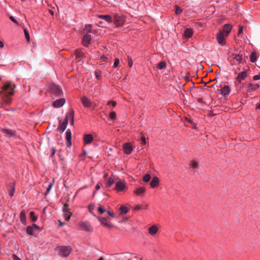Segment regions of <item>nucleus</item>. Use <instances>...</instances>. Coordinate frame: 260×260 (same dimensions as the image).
Here are the masks:
<instances>
[{
    "instance_id": "aec40b11",
    "label": "nucleus",
    "mask_w": 260,
    "mask_h": 260,
    "mask_svg": "<svg viewBox=\"0 0 260 260\" xmlns=\"http://www.w3.org/2000/svg\"><path fill=\"white\" fill-rule=\"evenodd\" d=\"M98 218L101 223V224H103L104 226L107 228H110L111 226L110 224L108 223V221L105 218L102 217H98Z\"/></svg>"
},
{
    "instance_id": "a18cd8bd",
    "label": "nucleus",
    "mask_w": 260,
    "mask_h": 260,
    "mask_svg": "<svg viewBox=\"0 0 260 260\" xmlns=\"http://www.w3.org/2000/svg\"><path fill=\"white\" fill-rule=\"evenodd\" d=\"M52 186H53V184L52 183H50L47 188V189H46V194H48L49 193V192L50 191V190H51V189L52 188Z\"/></svg>"
},
{
    "instance_id": "5701e85b",
    "label": "nucleus",
    "mask_w": 260,
    "mask_h": 260,
    "mask_svg": "<svg viewBox=\"0 0 260 260\" xmlns=\"http://www.w3.org/2000/svg\"><path fill=\"white\" fill-rule=\"evenodd\" d=\"M246 77V72L245 71H243L239 74L237 78V80L240 83L241 80L245 79Z\"/></svg>"
},
{
    "instance_id": "393cba45",
    "label": "nucleus",
    "mask_w": 260,
    "mask_h": 260,
    "mask_svg": "<svg viewBox=\"0 0 260 260\" xmlns=\"http://www.w3.org/2000/svg\"><path fill=\"white\" fill-rule=\"evenodd\" d=\"M69 119H70V123L71 125L74 124V112L72 109H71L69 112Z\"/></svg>"
},
{
    "instance_id": "6e6552de",
    "label": "nucleus",
    "mask_w": 260,
    "mask_h": 260,
    "mask_svg": "<svg viewBox=\"0 0 260 260\" xmlns=\"http://www.w3.org/2000/svg\"><path fill=\"white\" fill-rule=\"evenodd\" d=\"M65 102V99L61 98L55 101L53 103V106L55 108H59L64 104Z\"/></svg>"
},
{
    "instance_id": "09e8293b",
    "label": "nucleus",
    "mask_w": 260,
    "mask_h": 260,
    "mask_svg": "<svg viewBox=\"0 0 260 260\" xmlns=\"http://www.w3.org/2000/svg\"><path fill=\"white\" fill-rule=\"evenodd\" d=\"M119 63V59L115 58V61L114 63V65H113V67H115V68L117 67L118 66Z\"/></svg>"
},
{
    "instance_id": "e433bc0d",
    "label": "nucleus",
    "mask_w": 260,
    "mask_h": 260,
    "mask_svg": "<svg viewBox=\"0 0 260 260\" xmlns=\"http://www.w3.org/2000/svg\"><path fill=\"white\" fill-rule=\"evenodd\" d=\"M114 183V180L112 178H109L108 179L107 182V185L108 187H110L111 185H112Z\"/></svg>"
},
{
    "instance_id": "4be33fe9",
    "label": "nucleus",
    "mask_w": 260,
    "mask_h": 260,
    "mask_svg": "<svg viewBox=\"0 0 260 260\" xmlns=\"http://www.w3.org/2000/svg\"><path fill=\"white\" fill-rule=\"evenodd\" d=\"M192 29L191 28H186L184 31V36L187 38H189L192 36Z\"/></svg>"
},
{
    "instance_id": "0eeeda50",
    "label": "nucleus",
    "mask_w": 260,
    "mask_h": 260,
    "mask_svg": "<svg viewBox=\"0 0 260 260\" xmlns=\"http://www.w3.org/2000/svg\"><path fill=\"white\" fill-rule=\"evenodd\" d=\"M232 28V26L231 25L229 24H225L224 25L222 30H221L220 32H222V34L225 35V36H227L231 31Z\"/></svg>"
},
{
    "instance_id": "a19ab883",
    "label": "nucleus",
    "mask_w": 260,
    "mask_h": 260,
    "mask_svg": "<svg viewBox=\"0 0 260 260\" xmlns=\"http://www.w3.org/2000/svg\"><path fill=\"white\" fill-rule=\"evenodd\" d=\"M110 118L112 120H115L116 118V114L114 111H112L109 114Z\"/></svg>"
},
{
    "instance_id": "a211bd4d",
    "label": "nucleus",
    "mask_w": 260,
    "mask_h": 260,
    "mask_svg": "<svg viewBox=\"0 0 260 260\" xmlns=\"http://www.w3.org/2000/svg\"><path fill=\"white\" fill-rule=\"evenodd\" d=\"M98 17L103 19L108 23H111L113 21L112 17L109 15H99L97 16Z\"/></svg>"
},
{
    "instance_id": "c85d7f7f",
    "label": "nucleus",
    "mask_w": 260,
    "mask_h": 260,
    "mask_svg": "<svg viewBox=\"0 0 260 260\" xmlns=\"http://www.w3.org/2000/svg\"><path fill=\"white\" fill-rule=\"evenodd\" d=\"M66 125L62 124V123L60 122L59 125L57 128V130L59 131L61 133H63L64 130L66 129L67 127Z\"/></svg>"
},
{
    "instance_id": "4d7b16f0",
    "label": "nucleus",
    "mask_w": 260,
    "mask_h": 260,
    "mask_svg": "<svg viewBox=\"0 0 260 260\" xmlns=\"http://www.w3.org/2000/svg\"><path fill=\"white\" fill-rule=\"evenodd\" d=\"M101 58L104 61H107L108 59V57L105 56H102Z\"/></svg>"
},
{
    "instance_id": "ddd939ff",
    "label": "nucleus",
    "mask_w": 260,
    "mask_h": 260,
    "mask_svg": "<svg viewBox=\"0 0 260 260\" xmlns=\"http://www.w3.org/2000/svg\"><path fill=\"white\" fill-rule=\"evenodd\" d=\"M81 101L82 102V104L85 107H89L91 105L90 100L86 97L85 96H83L81 98Z\"/></svg>"
},
{
    "instance_id": "412c9836",
    "label": "nucleus",
    "mask_w": 260,
    "mask_h": 260,
    "mask_svg": "<svg viewBox=\"0 0 260 260\" xmlns=\"http://www.w3.org/2000/svg\"><path fill=\"white\" fill-rule=\"evenodd\" d=\"M148 230L150 235H154L158 232V229L156 225H153L149 228Z\"/></svg>"
},
{
    "instance_id": "0e129e2a",
    "label": "nucleus",
    "mask_w": 260,
    "mask_h": 260,
    "mask_svg": "<svg viewBox=\"0 0 260 260\" xmlns=\"http://www.w3.org/2000/svg\"><path fill=\"white\" fill-rule=\"evenodd\" d=\"M243 28V26L240 27V29L239 30V32H238L239 34H240L242 32Z\"/></svg>"
},
{
    "instance_id": "c756f323",
    "label": "nucleus",
    "mask_w": 260,
    "mask_h": 260,
    "mask_svg": "<svg viewBox=\"0 0 260 260\" xmlns=\"http://www.w3.org/2000/svg\"><path fill=\"white\" fill-rule=\"evenodd\" d=\"M256 58H257L256 53L255 52H253L250 55V61L252 62H254L256 60Z\"/></svg>"
},
{
    "instance_id": "1a4fd4ad",
    "label": "nucleus",
    "mask_w": 260,
    "mask_h": 260,
    "mask_svg": "<svg viewBox=\"0 0 260 260\" xmlns=\"http://www.w3.org/2000/svg\"><path fill=\"white\" fill-rule=\"evenodd\" d=\"M226 37L222 32H219L216 36L217 40L219 44L223 45L225 44L224 37Z\"/></svg>"
},
{
    "instance_id": "338daca9",
    "label": "nucleus",
    "mask_w": 260,
    "mask_h": 260,
    "mask_svg": "<svg viewBox=\"0 0 260 260\" xmlns=\"http://www.w3.org/2000/svg\"><path fill=\"white\" fill-rule=\"evenodd\" d=\"M3 47H4L3 43L1 41H0V47L3 48Z\"/></svg>"
},
{
    "instance_id": "c9c22d12",
    "label": "nucleus",
    "mask_w": 260,
    "mask_h": 260,
    "mask_svg": "<svg viewBox=\"0 0 260 260\" xmlns=\"http://www.w3.org/2000/svg\"><path fill=\"white\" fill-rule=\"evenodd\" d=\"M150 178H151L150 175L148 174H147L144 176L143 180L144 182H147L150 180Z\"/></svg>"
},
{
    "instance_id": "49530a36",
    "label": "nucleus",
    "mask_w": 260,
    "mask_h": 260,
    "mask_svg": "<svg viewBox=\"0 0 260 260\" xmlns=\"http://www.w3.org/2000/svg\"><path fill=\"white\" fill-rule=\"evenodd\" d=\"M128 58V64L129 67H132L133 66V60L131 57L127 56Z\"/></svg>"
},
{
    "instance_id": "f3484780",
    "label": "nucleus",
    "mask_w": 260,
    "mask_h": 260,
    "mask_svg": "<svg viewBox=\"0 0 260 260\" xmlns=\"http://www.w3.org/2000/svg\"><path fill=\"white\" fill-rule=\"evenodd\" d=\"M74 55L76 61H79L83 56V53L80 50H76L74 53Z\"/></svg>"
},
{
    "instance_id": "e2e57ef3",
    "label": "nucleus",
    "mask_w": 260,
    "mask_h": 260,
    "mask_svg": "<svg viewBox=\"0 0 260 260\" xmlns=\"http://www.w3.org/2000/svg\"><path fill=\"white\" fill-rule=\"evenodd\" d=\"M141 209V207L139 205H137L134 208L135 210H139Z\"/></svg>"
},
{
    "instance_id": "423d86ee",
    "label": "nucleus",
    "mask_w": 260,
    "mask_h": 260,
    "mask_svg": "<svg viewBox=\"0 0 260 260\" xmlns=\"http://www.w3.org/2000/svg\"><path fill=\"white\" fill-rule=\"evenodd\" d=\"M123 149L125 153L129 154L132 153L133 148L131 143H126L124 144L123 146Z\"/></svg>"
},
{
    "instance_id": "774afa93",
    "label": "nucleus",
    "mask_w": 260,
    "mask_h": 260,
    "mask_svg": "<svg viewBox=\"0 0 260 260\" xmlns=\"http://www.w3.org/2000/svg\"><path fill=\"white\" fill-rule=\"evenodd\" d=\"M68 207H69V205H68V204H67V203H65V204H64V205H63V207L68 208Z\"/></svg>"
},
{
    "instance_id": "8fccbe9b",
    "label": "nucleus",
    "mask_w": 260,
    "mask_h": 260,
    "mask_svg": "<svg viewBox=\"0 0 260 260\" xmlns=\"http://www.w3.org/2000/svg\"><path fill=\"white\" fill-rule=\"evenodd\" d=\"M108 105H112L113 107H115L116 105V102L113 101H110L108 102Z\"/></svg>"
},
{
    "instance_id": "6ab92c4d",
    "label": "nucleus",
    "mask_w": 260,
    "mask_h": 260,
    "mask_svg": "<svg viewBox=\"0 0 260 260\" xmlns=\"http://www.w3.org/2000/svg\"><path fill=\"white\" fill-rule=\"evenodd\" d=\"M230 92V89L229 86L225 85L221 89V94L223 96L228 95Z\"/></svg>"
},
{
    "instance_id": "6e6d98bb",
    "label": "nucleus",
    "mask_w": 260,
    "mask_h": 260,
    "mask_svg": "<svg viewBox=\"0 0 260 260\" xmlns=\"http://www.w3.org/2000/svg\"><path fill=\"white\" fill-rule=\"evenodd\" d=\"M14 188L13 187V188L11 190H10V192H9V195L10 197H12L14 194Z\"/></svg>"
},
{
    "instance_id": "58836bf2",
    "label": "nucleus",
    "mask_w": 260,
    "mask_h": 260,
    "mask_svg": "<svg viewBox=\"0 0 260 260\" xmlns=\"http://www.w3.org/2000/svg\"><path fill=\"white\" fill-rule=\"evenodd\" d=\"M69 113H68L67 114L66 117L64 118L63 122H62L61 123L63 124L67 125L68 124V122H69Z\"/></svg>"
},
{
    "instance_id": "dca6fc26",
    "label": "nucleus",
    "mask_w": 260,
    "mask_h": 260,
    "mask_svg": "<svg viewBox=\"0 0 260 260\" xmlns=\"http://www.w3.org/2000/svg\"><path fill=\"white\" fill-rule=\"evenodd\" d=\"M2 132L6 136L13 137L15 136V132L11 129H8L6 128H3Z\"/></svg>"
},
{
    "instance_id": "79ce46f5",
    "label": "nucleus",
    "mask_w": 260,
    "mask_h": 260,
    "mask_svg": "<svg viewBox=\"0 0 260 260\" xmlns=\"http://www.w3.org/2000/svg\"><path fill=\"white\" fill-rule=\"evenodd\" d=\"M98 211L101 213V214H103L105 212H106V210L105 209H104L103 208V207L99 205V207L98 208Z\"/></svg>"
},
{
    "instance_id": "de8ad7c7",
    "label": "nucleus",
    "mask_w": 260,
    "mask_h": 260,
    "mask_svg": "<svg viewBox=\"0 0 260 260\" xmlns=\"http://www.w3.org/2000/svg\"><path fill=\"white\" fill-rule=\"evenodd\" d=\"M182 12V9L178 6L176 7V13L178 14L181 13Z\"/></svg>"
},
{
    "instance_id": "4468645a",
    "label": "nucleus",
    "mask_w": 260,
    "mask_h": 260,
    "mask_svg": "<svg viewBox=\"0 0 260 260\" xmlns=\"http://www.w3.org/2000/svg\"><path fill=\"white\" fill-rule=\"evenodd\" d=\"M259 87V85L258 84H253L252 83H248L247 86V91L251 92L255 90L256 89Z\"/></svg>"
},
{
    "instance_id": "bf43d9fd",
    "label": "nucleus",
    "mask_w": 260,
    "mask_h": 260,
    "mask_svg": "<svg viewBox=\"0 0 260 260\" xmlns=\"http://www.w3.org/2000/svg\"><path fill=\"white\" fill-rule=\"evenodd\" d=\"M51 151H52V152H51V156L52 157H53V155H54V154L55 153L56 150L54 148H52Z\"/></svg>"
},
{
    "instance_id": "7c9ffc66",
    "label": "nucleus",
    "mask_w": 260,
    "mask_h": 260,
    "mask_svg": "<svg viewBox=\"0 0 260 260\" xmlns=\"http://www.w3.org/2000/svg\"><path fill=\"white\" fill-rule=\"evenodd\" d=\"M166 67V62L165 61H161L158 64L157 68L160 69H165Z\"/></svg>"
},
{
    "instance_id": "69168bd1",
    "label": "nucleus",
    "mask_w": 260,
    "mask_h": 260,
    "mask_svg": "<svg viewBox=\"0 0 260 260\" xmlns=\"http://www.w3.org/2000/svg\"><path fill=\"white\" fill-rule=\"evenodd\" d=\"M100 188V185H99V184H97V185H96V186H95V189H96V190H98V189H99Z\"/></svg>"
},
{
    "instance_id": "ea45409f",
    "label": "nucleus",
    "mask_w": 260,
    "mask_h": 260,
    "mask_svg": "<svg viewBox=\"0 0 260 260\" xmlns=\"http://www.w3.org/2000/svg\"><path fill=\"white\" fill-rule=\"evenodd\" d=\"M102 72L100 71H96L95 72V75L97 79L100 80L101 79Z\"/></svg>"
},
{
    "instance_id": "72a5a7b5",
    "label": "nucleus",
    "mask_w": 260,
    "mask_h": 260,
    "mask_svg": "<svg viewBox=\"0 0 260 260\" xmlns=\"http://www.w3.org/2000/svg\"><path fill=\"white\" fill-rule=\"evenodd\" d=\"M30 216L32 221H36L37 219V217L35 215V212L31 211L30 212Z\"/></svg>"
},
{
    "instance_id": "680f3d73",
    "label": "nucleus",
    "mask_w": 260,
    "mask_h": 260,
    "mask_svg": "<svg viewBox=\"0 0 260 260\" xmlns=\"http://www.w3.org/2000/svg\"><path fill=\"white\" fill-rule=\"evenodd\" d=\"M32 227H33V229H36L37 230L39 229V226H38L37 224H32V226H31Z\"/></svg>"
},
{
    "instance_id": "f257e3e1",
    "label": "nucleus",
    "mask_w": 260,
    "mask_h": 260,
    "mask_svg": "<svg viewBox=\"0 0 260 260\" xmlns=\"http://www.w3.org/2000/svg\"><path fill=\"white\" fill-rule=\"evenodd\" d=\"M15 85L11 83H6L2 87V90L1 91L2 96H4L5 102L9 104L11 103V100L8 96L12 95L14 94V88Z\"/></svg>"
},
{
    "instance_id": "39448f33",
    "label": "nucleus",
    "mask_w": 260,
    "mask_h": 260,
    "mask_svg": "<svg viewBox=\"0 0 260 260\" xmlns=\"http://www.w3.org/2000/svg\"><path fill=\"white\" fill-rule=\"evenodd\" d=\"M126 188L125 181L120 180L116 183L115 189L117 191H122Z\"/></svg>"
},
{
    "instance_id": "f704fd0d",
    "label": "nucleus",
    "mask_w": 260,
    "mask_h": 260,
    "mask_svg": "<svg viewBox=\"0 0 260 260\" xmlns=\"http://www.w3.org/2000/svg\"><path fill=\"white\" fill-rule=\"evenodd\" d=\"M64 217L66 220H69L72 215L71 212H64L63 213Z\"/></svg>"
},
{
    "instance_id": "2f4dec72",
    "label": "nucleus",
    "mask_w": 260,
    "mask_h": 260,
    "mask_svg": "<svg viewBox=\"0 0 260 260\" xmlns=\"http://www.w3.org/2000/svg\"><path fill=\"white\" fill-rule=\"evenodd\" d=\"M33 231H34V229H33V227H32V226H28L26 228V232L29 235H33Z\"/></svg>"
},
{
    "instance_id": "13d9d810",
    "label": "nucleus",
    "mask_w": 260,
    "mask_h": 260,
    "mask_svg": "<svg viewBox=\"0 0 260 260\" xmlns=\"http://www.w3.org/2000/svg\"><path fill=\"white\" fill-rule=\"evenodd\" d=\"M62 211L63 212V213L64 212H70L69 211V209L68 208H66V207H63V209H62Z\"/></svg>"
},
{
    "instance_id": "2eb2a0df",
    "label": "nucleus",
    "mask_w": 260,
    "mask_h": 260,
    "mask_svg": "<svg viewBox=\"0 0 260 260\" xmlns=\"http://www.w3.org/2000/svg\"><path fill=\"white\" fill-rule=\"evenodd\" d=\"M84 142L85 144H89L93 140L92 136L90 134H87L84 136Z\"/></svg>"
},
{
    "instance_id": "3c124183",
    "label": "nucleus",
    "mask_w": 260,
    "mask_h": 260,
    "mask_svg": "<svg viewBox=\"0 0 260 260\" xmlns=\"http://www.w3.org/2000/svg\"><path fill=\"white\" fill-rule=\"evenodd\" d=\"M253 79L254 80H257L260 79V74L255 75L253 77Z\"/></svg>"
},
{
    "instance_id": "cd10ccee",
    "label": "nucleus",
    "mask_w": 260,
    "mask_h": 260,
    "mask_svg": "<svg viewBox=\"0 0 260 260\" xmlns=\"http://www.w3.org/2000/svg\"><path fill=\"white\" fill-rule=\"evenodd\" d=\"M119 210L120 211V214H125L128 212L127 207L124 205L121 206V207L119 208Z\"/></svg>"
},
{
    "instance_id": "b1692460",
    "label": "nucleus",
    "mask_w": 260,
    "mask_h": 260,
    "mask_svg": "<svg viewBox=\"0 0 260 260\" xmlns=\"http://www.w3.org/2000/svg\"><path fill=\"white\" fill-rule=\"evenodd\" d=\"M20 219L22 224H23L24 225H25L26 224L25 212L24 211H22L20 212Z\"/></svg>"
},
{
    "instance_id": "5fc2aeb1",
    "label": "nucleus",
    "mask_w": 260,
    "mask_h": 260,
    "mask_svg": "<svg viewBox=\"0 0 260 260\" xmlns=\"http://www.w3.org/2000/svg\"><path fill=\"white\" fill-rule=\"evenodd\" d=\"M141 141H142V144L143 145L146 144V140L144 137H142L141 138Z\"/></svg>"
},
{
    "instance_id": "f8f14e48",
    "label": "nucleus",
    "mask_w": 260,
    "mask_h": 260,
    "mask_svg": "<svg viewBox=\"0 0 260 260\" xmlns=\"http://www.w3.org/2000/svg\"><path fill=\"white\" fill-rule=\"evenodd\" d=\"M159 183V178L156 177H153L150 182V185L152 188H155L158 186Z\"/></svg>"
},
{
    "instance_id": "864d4df0",
    "label": "nucleus",
    "mask_w": 260,
    "mask_h": 260,
    "mask_svg": "<svg viewBox=\"0 0 260 260\" xmlns=\"http://www.w3.org/2000/svg\"><path fill=\"white\" fill-rule=\"evenodd\" d=\"M10 19H11V21H12L15 23H16V24L18 23L17 21L14 18V17L13 16H11L10 17Z\"/></svg>"
},
{
    "instance_id": "37998d69",
    "label": "nucleus",
    "mask_w": 260,
    "mask_h": 260,
    "mask_svg": "<svg viewBox=\"0 0 260 260\" xmlns=\"http://www.w3.org/2000/svg\"><path fill=\"white\" fill-rule=\"evenodd\" d=\"M242 57L241 55H236L235 56V59L239 63L242 60Z\"/></svg>"
},
{
    "instance_id": "603ef678",
    "label": "nucleus",
    "mask_w": 260,
    "mask_h": 260,
    "mask_svg": "<svg viewBox=\"0 0 260 260\" xmlns=\"http://www.w3.org/2000/svg\"><path fill=\"white\" fill-rule=\"evenodd\" d=\"M13 259V260H21V259L18 257L16 254H13L12 255Z\"/></svg>"
},
{
    "instance_id": "f03ea898",
    "label": "nucleus",
    "mask_w": 260,
    "mask_h": 260,
    "mask_svg": "<svg viewBox=\"0 0 260 260\" xmlns=\"http://www.w3.org/2000/svg\"><path fill=\"white\" fill-rule=\"evenodd\" d=\"M55 250L61 257H66L71 252L72 248L70 246H58Z\"/></svg>"
},
{
    "instance_id": "c03bdc74",
    "label": "nucleus",
    "mask_w": 260,
    "mask_h": 260,
    "mask_svg": "<svg viewBox=\"0 0 260 260\" xmlns=\"http://www.w3.org/2000/svg\"><path fill=\"white\" fill-rule=\"evenodd\" d=\"M24 32L25 37L26 40L27 41H29L30 37H29V33H28V31L26 29H24Z\"/></svg>"
},
{
    "instance_id": "473e14b6",
    "label": "nucleus",
    "mask_w": 260,
    "mask_h": 260,
    "mask_svg": "<svg viewBox=\"0 0 260 260\" xmlns=\"http://www.w3.org/2000/svg\"><path fill=\"white\" fill-rule=\"evenodd\" d=\"M91 24H86L85 26L84 30L86 31V33H88L91 32Z\"/></svg>"
},
{
    "instance_id": "9b49d317",
    "label": "nucleus",
    "mask_w": 260,
    "mask_h": 260,
    "mask_svg": "<svg viewBox=\"0 0 260 260\" xmlns=\"http://www.w3.org/2000/svg\"><path fill=\"white\" fill-rule=\"evenodd\" d=\"M91 37L90 35H84L82 39V43L85 46H87L90 42Z\"/></svg>"
},
{
    "instance_id": "9d476101",
    "label": "nucleus",
    "mask_w": 260,
    "mask_h": 260,
    "mask_svg": "<svg viewBox=\"0 0 260 260\" xmlns=\"http://www.w3.org/2000/svg\"><path fill=\"white\" fill-rule=\"evenodd\" d=\"M71 137L72 133L70 129H68L66 133V139L67 140V146L68 147H71L72 145L71 143Z\"/></svg>"
},
{
    "instance_id": "bb28decb",
    "label": "nucleus",
    "mask_w": 260,
    "mask_h": 260,
    "mask_svg": "<svg viewBox=\"0 0 260 260\" xmlns=\"http://www.w3.org/2000/svg\"><path fill=\"white\" fill-rule=\"evenodd\" d=\"M81 228L86 231H91V227L89 224H88L87 223H83L81 225Z\"/></svg>"
},
{
    "instance_id": "7ed1b4c3",
    "label": "nucleus",
    "mask_w": 260,
    "mask_h": 260,
    "mask_svg": "<svg viewBox=\"0 0 260 260\" xmlns=\"http://www.w3.org/2000/svg\"><path fill=\"white\" fill-rule=\"evenodd\" d=\"M50 90L52 94H54L56 96H59L62 94V90L61 87L56 84H52L50 86Z\"/></svg>"
},
{
    "instance_id": "20e7f679",
    "label": "nucleus",
    "mask_w": 260,
    "mask_h": 260,
    "mask_svg": "<svg viewBox=\"0 0 260 260\" xmlns=\"http://www.w3.org/2000/svg\"><path fill=\"white\" fill-rule=\"evenodd\" d=\"M125 21V19L122 15H120L117 14L114 15L113 21L117 26H122Z\"/></svg>"
},
{
    "instance_id": "4c0bfd02",
    "label": "nucleus",
    "mask_w": 260,
    "mask_h": 260,
    "mask_svg": "<svg viewBox=\"0 0 260 260\" xmlns=\"http://www.w3.org/2000/svg\"><path fill=\"white\" fill-rule=\"evenodd\" d=\"M189 165L194 169L198 168V163L194 160L191 161Z\"/></svg>"
},
{
    "instance_id": "052dcab7",
    "label": "nucleus",
    "mask_w": 260,
    "mask_h": 260,
    "mask_svg": "<svg viewBox=\"0 0 260 260\" xmlns=\"http://www.w3.org/2000/svg\"><path fill=\"white\" fill-rule=\"evenodd\" d=\"M107 213L112 217H114V214L113 212H111L110 211H107Z\"/></svg>"
},
{
    "instance_id": "a878e982",
    "label": "nucleus",
    "mask_w": 260,
    "mask_h": 260,
    "mask_svg": "<svg viewBox=\"0 0 260 260\" xmlns=\"http://www.w3.org/2000/svg\"><path fill=\"white\" fill-rule=\"evenodd\" d=\"M145 191V188L144 187H139L134 191L137 195H140Z\"/></svg>"
}]
</instances>
